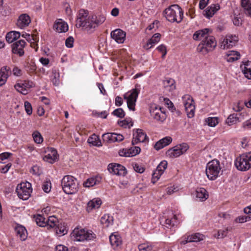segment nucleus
Returning <instances> with one entry per match:
<instances>
[{
	"label": "nucleus",
	"instance_id": "1",
	"mask_svg": "<svg viewBox=\"0 0 251 251\" xmlns=\"http://www.w3.org/2000/svg\"><path fill=\"white\" fill-rule=\"evenodd\" d=\"M105 19L104 15L89 16L87 10L80 9L76 21V26L78 28L82 27L84 30L91 32L99 25L102 24Z\"/></svg>",
	"mask_w": 251,
	"mask_h": 251
},
{
	"label": "nucleus",
	"instance_id": "2",
	"mask_svg": "<svg viewBox=\"0 0 251 251\" xmlns=\"http://www.w3.org/2000/svg\"><path fill=\"white\" fill-rule=\"evenodd\" d=\"M165 17L170 22H181L183 17V11L177 4H174L166 8L164 11Z\"/></svg>",
	"mask_w": 251,
	"mask_h": 251
},
{
	"label": "nucleus",
	"instance_id": "3",
	"mask_svg": "<svg viewBox=\"0 0 251 251\" xmlns=\"http://www.w3.org/2000/svg\"><path fill=\"white\" fill-rule=\"evenodd\" d=\"M61 185L63 191L68 195L75 194L79 188L77 179L70 175H67L63 177L61 180Z\"/></svg>",
	"mask_w": 251,
	"mask_h": 251
},
{
	"label": "nucleus",
	"instance_id": "4",
	"mask_svg": "<svg viewBox=\"0 0 251 251\" xmlns=\"http://www.w3.org/2000/svg\"><path fill=\"white\" fill-rule=\"evenodd\" d=\"M222 172L220 162L217 159L209 161L206 165L205 173L209 180H215L222 174Z\"/></svg>",
	"mask_w": 251,
	"mask_h": 251
},
{
	"label": "nucleus",
	"instance_id": "5",
	"mask_svg": "<svg viewBox=\"0 0 251 251\" xmlns=\"http://www.w3.org/2000/svg\"><path fill=\"white\" fill-rule=\"evenodd\" d=\"M217 46V42L214 37L209 35L198 45L197 51L203 55L214 50Z\"/></svg>",
	"mask_w": 251,
	"mask_h": 251
},
{
	"label": "nucleus",
	"instance_id": "6",
	"mask_svg": "<svg viewBox=\"0 0 251 251\" xmlns=\"http://www.w3.org/2000/svg\"><path fill=\"white\" fill-rule=\"evenodd\" d=\"M72 238L76 241L82 242L91 240L95 238L96 235L91 231L85 229L75 228L71 234Z\"/></svg>",
	"mask_w": 251,
	"mask_h": 251
},
{
	"label": "nucleus",
	"instance_id": "7",
	"mask_svg": "<svg viewBox=\"0 0 251 251\" xmlns=\"http://www.w3.org/2000/svg\"><path fill=\"white\" fill-rule=\"evenodd\" d=\"M236 168L241 171H246L251 168V152L244 153L238 157L235 161Z\"/></svg>",
	"mask_w": 251,
	"mask_h": 251
},
{
	"label": "nucleus",
	"instance_id": "8",
	"mask_svg": "<svg viewBox=\"0 0 251 251\" xmlns=\"http://www.w3.org/2000/svg\"><path fill=\"white\" fill-rule=\"evenodd\" d=\"M34 219L38 226L47 227L48 229L54 227L57 223V218L54 216L46 218L41 214H38L34 216Z\"/></svg>",
	"mask_w": 251,
	"mask_h": 251
},
{
	"label": "nucleus",
	"instance_id": "9",
	"mask_svg": "<svg viewBox=\"0 0 251 251\" xmlns=\"http://www.w3.org/2000/svg\"><path fill=\"white\" fill-rule=\"evenodd\" d=\"M32 191L31 184L28 182L21 183L17 185L16 188V192L18 197L23 200H27L29 199Z\"/></svg>",
	"mask_w": 251,
	"mask_h": 251
},
{
	"label": "nucleus",
	"instance_id": "10",
	"mask_svg": "<svg viewBox=\"0 0 251 251\" xmlns=\"http://www.w3.org/2000/svg\"><path fill=\"white\" fill-rule=\"evenodd\" d=\"M189 149V145L187 143H183L168 150L166 154L171 158H176L185 153Z\"/></svg>",
	"mask_w": 251,
	"mask_h": 251
},
{
	"label": "nucleus",
	"instance_id": "11",
	"mask_svg": "<svg viewBox=\"0 0 251 251\" xmlns=\"http://www.w3.org/2000/svg\"><path fill=\"white\" fill-rule=\"evenodd\" d=\"M182 99L188 117H193L195 115V105L193 98L190 95L186 94L182 97Z\"/></svg>",
	"mask_w": 251,
	"mask_h": 251
},
{
	"label": "nucleus",
	"instance_id": "12",
	"mask_svg": "<svg viewBox=\"0 0 251 251\" xmlns=\"http://www.w3.org/2000/svg\"><path fill=\"white\" fill-rule=\"evenodd\" d=\"M150 111L151 116L157 121L163 122L166 119L165 111L162 107L153 104L151 106Z\"/></svg>",
	"mask_w": 251,
	"mask_h": 251
},
{
	"label": "nucleus",
	"instance_id": "13",
	"mask_svg": "<svg viewBox=\"0 0 251 251\" xmlns=\"http://www.w3.org/2000/svg\"><path fill=\"white\" fill-rule=\"evenodd\" d=\"M138 94L139 92L136 89H133L124 95V99L126 100L127 107L130 110H135V103Z\"/></svg>",
	"mask_w": 251,
	"mask_h": 251
},
{
	"label": "nucleus",
	"instance_id": "14",
	"mask_svg": "<svg viewBox=\"0 0 251 251\" xmlns=\"http://www.w3.org/2000/svg\"><path fill=\"white\" fill-rule=\"evenodd\" d=\"M45 155L43 156V160L47 162L52 164L58 159L57 151L52 148H47L45 150Z\"/></svg>",
	"mask_w": 251,
	"mask_h": 251
},
{
	"label": "nucleus",
	"instance_id": "15",
	"mask_svg": "<svg viewBox=\"0 0 251 251\" xmlns=\"http://www.w3.org/2000/svg\"><path fill=\"white\" fill-rule=\"evenodd\" d=\"M238 41V38L236 35H227L221 42V48L224 50L234 46Z\"/></svg>",
	"mask_w": 251,
	"mask_h": 251
},
{
	"label": "nucleus",
	"instance_id": "16",
	"mask_svg": "<svg viewBox=\"0 0 251 251\" xmlns=\"http://www.w3.org/2000/svg\"><path fill=\"white\" fill-rule=\"evenodd\" d=\"M109 172L113 175L125 176L126 174V170L124 166L119 164L111 163L108 165Z\"/></svg>",
	"mask_w": 251,
	"mask_h": 251
},
{
	"label": "nucleus",
	"instance_id": "17",
	"mask_svg": "<svg viewBox=\"0 0 251 251\" xmlns=\"http://www.w3.org/2000/svg\"><path fill=\"white\" fill-rule=\"evenodd\" d=\"M26 45V42L23 40H20L12 45V52L19 56L24 55V48Z\"/></svg>",
	"mask_w": 251,
	"mask_h": 251
},
{
	"label": "nucleus",
	"instance_id": "18",
	"mask_svg": "<svg viewBox=\"0 0 251 251\" xmlns=\"http://www.w3.org/2000/svg\"><path fill=\"white\" fill-rule=\"evenodd\" d=\"M111 36L117 43L121 44L126 39V33L121 29H116L111 32Z\"/></svg>",
	"mask_w": 251,
	"mask_h": 251
},
{
	"label": "nucleus",
	"instance_id": "19",
	"mask_svg": "<svg viewBox=\"0 0 251 251\" xmlns=\"http://www.w3.org/2000/svg\"><path fill=\"white\" fill-rule=\"evenodd\" d=\"M147 134L142 129H137L135 132L133 133L132 144H136L140 142H144L147 139Z\"/></svg>",
	"mask_w": 251,
	"mask_h": 251
},
{
	"label": "nucleus",
	"instance_id": "20",
	"mask_svg": "<svg viewBox=\"0 0 251 251\" xmlns=\"http://www.w3.org/2000/svg\"><path fill=\"white\" fill-rule=\"evenodd\" d=\"M33 83L32 82H26L24 83H18L15 85V88L19 92L26 95L28 93V89L32 87Z\"/></svg>",
	"mask_w": 251,
	"mask_h": 251
},
{
	"label": "nucleus",
	"instance_id": "21",
	"mask_svg": "<svg viewBox=\"0 0 251 251\" xmlns=\"http://www.w3.org/2000/svg\"><path fill=\"white\" fill-rule=\"evenodd\" d=\"M209 31L208 28L198 30L193 34V39L195 41H202L210 35Z\"/></svg>",
	"mask_w": 251,
	"mask_h": 251
},
{
	"label": "nucleus",
	"instance_id": "22",
	"mask_svg": "<svg viewBox=\"0 0 251 251\" xmlns=\"http://www.w3.org/2000/svg\"><path fill=\"white\" fill-rule=\"evenodd\" d=\"M30 22V17L26 14H23L19 16L17 22V25L20 28H23L28 26Z\"/></svg>",
	"mask_w": 251,
	"mask_h": 251
},
{
	"label": "nucleus",
	"instance_id": "23",
	"mask_svg": "<svg viewBox=\"0 0 251 251\" xmlns=\"http://www.w3.org/2000/svg\"><path fill=\"white\" fill-rule=\"evenodd\" d=\"M220 8L219 4H213L207 7V8L203 11V15L208 19L211 18L215 13Z\"/></svg>",
	"mask_w": 251,
	"mask_h": 251
},
{
	"label": "nucleus",
	"instance_id": "24",
	"mask_svg": "<svg viewBox=\"0 0 251 251\" xmlns=\"http://www.w3.org/2000/svg\"><path fill=\"white\" fill-rule=\"evenodd\" d=\"M17 236L22 241H25L27 237V231L24 226L18 225L15 228Z\"/></svg>",
	"mask_w": 251,
	"mask_h": 251
},
{
	"label": "nucleus",
	"instance_id": "25",
	"mask_svg": "<svg viewBox=\"0 0 251 251\" xmlns=\"http://www.w3.org/2000/svg\"><path fill=\"white\" fill-rule=\"evenodd\" d=\"M160 40V34L155 33L151 38L148 40L147 43L143 46V48L148 50L153 47H154L157 43H158Z\"/></svg>",
	"mask_w": 251,
	"mask_h": 251
},
{
	"label": "nucleus",
	"instance_id": "26",
	"mask_svg": "<svg viewBox=\"0 0 251 251\" xmlns=\"http://www.w3.org/2000/svg\"><path fill=\"white\" fill-rule=\"evenodd\" d=\"M240 68L245 76L249 79H251V61L243 62Z\"/></svg>",
	"mask_w": 251,
	"mask_h": 251
},
{
	"label": "nucleus",
	"instance_id": "27",
	"mask_svg": "<svg viewBox=\"0 0 251 251\" xmlns=\"http://www.w3.org/2000/svg\"><path fill=\"white\" fill-rule=\"evenodd\" d=\"M204 236L200 233H196L187 236L186 240L182 241L183 244L188 242H197L204 239Z\"/></svg>",
	"mask_w": 251,
	"mask_h": 251
},
{
	"label": "nucleus",
	"instance_id": "28",
	"mask_svg": "<svg viewBox=\"0 0 251 251\" xmlns=\"http://www.w3.org/2000/svg\"><path fill=\"white\" fill-rule=\"evenodd\" d=\"M163 85L166 90L169 92H172L176 89L175 81L172 78H165L163 81Z\"/></svg>",
	"mask_w": 251,
	"mask_h": 251
},
{
	"label": "nucleus",
	"instance_id": "29",
	"mask_svg": "<svg viewBox=\"0 0 251 251\" xmlns=\"http://www.w3.org/2000/svg\"><path fill=\"white\" fill-rule=\"evenodd\" d=\"M172 141V138L170 136L165 137L156 143L154 148L156 150H159L169 145Z\"/></svg>",
	"mask_w": 251,
	"mask_h": 251
},
{
	"label": "nucleus",
	"instance_id": "30",
	"mask_svg": "<svg viewBox=\"0 0 251 251\" xmlns=\"http://www.w3.org/2000/svg\"><path fill=\"white\" fill-rule=\"evenodd\" d=\"M54 29L58 32H65L68 30V25L66 23L59 20L53 25Z\"/></svg>",
	"mask_w": 251,
	"mask_h": 251
},
{
	"label": "nucleus",
	"instance_id": "31",
	"mask_svg": "<svg viewBox=\"0 0 251 251\" xmlns=\"http://www.w3.org/2000/svg\"><path fill=\"white\" fill-rule=\"evenodd\" d=\"M196 196L197 199L200 201H205L209 197L207 191L203 188H197L196 191Z\"/></svg>",
	"mask_w": 251,
	"mask_h": 251
},
{
	"label": "nucleus",
	"instance_id": "32",
	"mask_svg": "<svg viewBox=\"0 0 251 251\" xmlns=\"http://www.w3.org/2000/svg\"><path fill=\"white\" fill-rule=\"evenodd\" d=\"M240 58L239 52L234 50L228 51L226 55L225 59L228 62H232Z\"/></svg>",
	"mask_w": 251,
	"mask_h": 251
},
{
	"label": "nucleus",
	"instance_id": "33",
	"mask_svg": "<svg viewBox=\"0 0 251 251\" xmlns=\"http://www.w3.org/2000/svg\"><path fill=\"white\" fill-rule=\"evenodd\" d=\"M101 178L100 176H96L88 178L83 183L85 187H90L99 184L101 181Z\"/></svg>",
	"mask_w": 251,
	"mask_h": 251
},
{
	"label": "nucleus",
	"instance_id": "34",
	"mask_svg": "<svg viewBox=\"0 0 251 251\" xmlns=\"http://www.w3.org/2000/svg\"><path fill=\"white\" fill-rule=\"evenodd\" d=\"M109 241L111 246L114 249L122 244L121 238L118 234H112L109 236Z\"/></svg>",
	"mask_w": 251,
	"mask_h": 251
},
{
	"label": "nucleus",
	"instance_id": "35",
	"mask_svg": "<svg viewBox=\"0 0 251 251\" xmlns=\"http://www.w3.org/2000/svg\"><path fill=\"white\" fill-rule=\"evenodd\" d=\"M101 204V201L100 198L94 199L88 202L87 209L89 211L94 209H97Z\"/></svg>",
	"mask_w": 251,
	"mask_h": 251
},
{
	"label": "nucleus",
	"instance_id": "36",
	"mask_svg": "<svg viewBox=\"0 0 251 251\" xmlns=\"http://www.w3.org/2000/svg\"><path fill=\"white\" fill-rule=\"evenodd\" d=\"M20 33L18 31H11L7 33L5 39L9 43H11L20 37Z\"/></svg>",
	"mask_w": 251,
	"mask_h": 251
},
{
	"label": "nucleus",
	"instance_id": "37",
	"mask_svg": "<svg viewBox=\"0 0 251 251\" xmlns=\"http://www.w3.org/2000/svg\"><path fill=\"white\" fill-rule=\"evenodd\" d=\"M100 223L104 226L108 227L113 225V218L108 214H105L101 218Z\"/></svg>",
	"mask_w": 251,
	"mask_h": 251
},
{
	"label": "nucleus",
	"instance_id": "38",
	"mask_svg": "<svg viewBox=\"0 0 251 251\" xmlns=\"http://www.w3.org/2000/svg\"><path fill=\"white\" fill-rule=\"evenodd\" d=\"M241 6L245 13L251 16V0H242Z\"/></svg>",
	"mask_w": 251,
	"mask_h": 251
},
{
	"label": "nucleus",
	"instance_id": "39",
	"mask_svg": "<svg viewBox=\"0 0 251 251\" xmlns=\"http://www.w3.org/2000/svg\"><path fill=\"white\" fill-rule=\"evenodd\" d=\"M178 221L176 215H173L172 217L168 218L165 220V226L167 228H171L176 226Z\"/></svg>",
	"mask_w": 251,
	"mask_h": 251
},
{
	"label": "nucleus",
	"instance_id": "40",
	"mask_svg": "<svg viewBox=\"0 0 251 251\" xmlns=\"http://www.w3.org/2000/svg\"><path fill=\"white\" fill-rule=\"evenodd\" d=\"M87 142L89 144L94 146L100 147L102 146L101 141L99 137L95 134L89 137Z\"/></svg>",
	"mask_w": 251,
	"mask_h": 251
},
{
	"label": "nucleus",
	"instance_id": "41",
	"mask_svg": "<svg viewBox=\"0 0 251 251\" xmlns=\"http://www.w3.org/2000/svg\"><path fill=\"white\" fill-rule=\"evenodd\" d=\"M138 248L139 251H151L153 246L151 243L146 242L139 245Z\"/></svg>",
	"mask_w": 251,
	"mask_h": 251
},
{
	"label": "nucleus",
	"instance_id": "42",
	"mask_svg": "<svg viewBox=\"0 0 251 251\" xmlns=\"http://www.w3.org/2000/svg\"><path fill=\"white\" fill-rule=\"evenodd\" d=\"M52 229L54 231H55L56 234H62L63 235H64L67 233L66 230H65V228L64 227H62L61 226V225L59 224L58 220L57 219V223L56 224V225L52 227H50V229Z\"/></svg>",
	"mask_w": 251,
	"mask_h": 251
},
{
	"label": "nucleus",
	"instance_id": "43",
	"mask_svg": "<svg viewBox=\"0 0 251 251\" xmlns=\"http://www.w3.org/2000/svg\"><path fill=\"white\" fill-rule=\"evenodd\" d=\"M116 133H107L102 135L103 139L107 143L115 142Z\"/></svg>",
	"mask_w": 251,
	"mask_h": 251
},
{
	"label": "nucleus",
	"instance_id": "44",
	"mask_svg": "<svg viewBox=\"0 0 251 251\" xmlns=\"http://www.w3.org/2000/svg\"><path fill=\"white\" fill-rule=\"evenodd\" d=\"M60 75L58 72L56 71H53L51 76V80L54 86H58L59 84Z\"/></svg>",
	"mask_w": 251,
	"mask_h": 251
},
{
	"label": "nucleus",
	"instance_id": "45",
	"mask_svg": "<svg viewBox=\"0 0 251 251\" xmlns=\"http://www.w3.org/2000/svg\"><path fill=\"white\" fill-rule=\"evenodd\" d=\"M118 124L124 128H130L133 126V123L131 119L126 118L124 120L119 121Z\"/></svg>",
	"mask_w": 251,
	"mask_h": 251
},
{
	"label": "nucleus",
	"instance_id": "46",
	"mask_svg": "<svg viewBox=\"0 0 251 251\" xmlns=\"http://www.w3.org/2000/svg\"><path fill=\"white\" fill-rule=\"evenodd\" d=\"M10 73V68L7 66L2 67L0 70V76L3 77V78L5 79L6 80Z\"/></svg>",
	"mask_w": 251,
	"mask_h": 251
},
{
	"label": "nucleus",
	"instance_id": "47",
	"mask_svg": "<svg viewBox=\"0 0 251 251\" xmlns=\"http://www.w3.org/2000/svg\"><path fill=\"white\" fill-rule=\"evenodd\" d=\"M238 118L236 114H230L226 120V123L229 126L236 124L238 121Z\"/></svg>",
	"mask_w": 251,
	"mask_h": 251
},
{
	"label": "nucleus",
	"instance_id": "48",
	"mask_svg": "<svg viewBox=\"0 0 251 251\" xmlns=\"http://www.w3.org/2000/svg\"><path fill=\"white\" fill-rule=\"evenodd\" d=\"M32 137L33 140L37 144H41L43 141V138L41 133L38 131H35L32 133Z\"/></svg>",
	"mask_w": 251,
	"mask_h": 251
},
{
	"label": "nucleus",
	"instance_id": "49",
	"mask_svg": "<svg viewBox=\"0 0 251 251\" xmlns=\"http://www.w3.org/2000/svg\"><path fill=\"white\" fill-rule=\"evenodd\" d=\"M168 163L166 161L163 160L161 161L159 165L157 166L156 170L160 172V174H163L164 171L167 167Z\"/></svg>",
	"mask_w": 251,
	"mask_h": 251
},
{
	"label": "nucleus",
	"instance_id": "50",
	"mask_svg": "<svg viewBox=\"0 0 251 251\" xmlns=\"http://www.w3.org/2000/svg\"><path fill=\"white\" fill-rule=\"evenodd\" d=\"M205 122L209 126L214 127L218 124V119L217 117H208Z\"/></svg>",
	"mask_w": 251,
	"mask_h": 251
},
{
	"label": "nucleus",
	"instance_id": "51",
	"mask_svg": "<svg viewBox=\"0 0 251 251\" xmlns=\"http://www.w3.org/2000/svg\"><path fill=\"white\" fill-rule=\"evenodd\" d=\"M112 114L120 118H124L125 116V112H124V110L121 108H117L115 110H114Z\"/></svg>",
	"mask_w": 251,
	"mask_h": 251
},
{
	"label": "nucleus",
	"instance_id": "52",
	"mask_svg": "<svg viewBox=\"0 0 251 251\" xmlns=\"http://www.w3.org/2000/svg\"><path fill=\"white\" fill-rule=\"evenodd\" d=\"M250 220H251V215L239 216L235 220L236 222L239 223H244Z\"/></svg>",
	"mask_w": 251,
	"mask_h": 251
},
{
	"label": "nucleus",
	"instance_id": "53",
	"mask_svg": "<svg viewBox=\"0 0 251 251\" xmlns=\"http://www.w3.org/2000/svg\"><path fill=\"white\" fill-rule=\"evenodd\" d=\"M133 167L134 171L138 173L142 174L145 171V168L141 165L138 163H133Z\"/></svg>",
	"mask_w": 251,
	"mask_h": 251
},
{
	"label": "nucleus",
	"instance_id": "54",
	"mask_svg": "<svg viewBox=\"0 0 251 251\" xmlns=\"http://www.w3.org/2000/svg\"><path fill=\"white\" fill-rule=\"evenodd\" d=\"M228 232V229L227 228L223 229V230H219L218 231V233L217 235H215V237L218 239L219 238H224L226 236Z\"/></svg>",
	"mask_w": 251,
	"mask_h": 251
},
{
	"label": "nucleus",
	"instance_id": "55",
	"mask_svg": "<svg viewBox=\"0 0 251 251\" xmlns=\"http://www.w3.org/2000/svg\"><path fill=\"white\" fill-rule=\"evenodd\" d=\"M22 37L25 38L28 42L33 43L35 42V39L34 36L30 35L29 34L27 33H24L22 34Z\"/></svg>",
	"mask_w": 251,
	"mask_h": 251
},
{
	"label": "nucleus",
	"instance_id": "56",
	"mask_svg": "<svg viewBox=\"0 0 251 251\" xmlns=\"http://www.w3.org/2000/svg\"><path fill=\"white\" fill-rule=\"evenodd\" d=\"M162 175V174H160V172L155 170L152 175L151 182L153 183H155L159 179Z\"/></svg>",
	"mask_w": 251,
	"mask_h": 251
},
{
	"label": "nucleus",
	"instance_id": "57",
	"mask_svg": "<svg viewBox=\"0 0 251 251\" xmlns=\"http://www.w3.org/2000/svg\"><path fill=\"white\" fill-rule=\"evenodd\" d=\"M128 150V151H130L131 157L135 156L136 155L139 154L141 151L140 148L138 147H134Z\"/></svg>",
	"mask_w": 251,
	"mask_h": 251
},
{
	"label": "nucleus",
	"instance_id": "58",
	"mask_svg": "<svg viewBox=\"0 0 251 251\" xmlns=\"http://www.w3.org/2000/svg\"><path fill=\"white\" fill-rule=\"evenodd\" d=\"M128 150V151H130L131 157L135 156L136 155L139 154L141 151L140 148L138 147H134Z\"/></svg>",
	"mask_w": 251,
	"mask_h": 251
},
{
	"label": "nucleus",
	"instance_id": "59",
	"mask_svg": "<svg viewBox=\"0 0 251 251\" xmlns=\"http://www.w3.org/2000/svg\"><path fill=\"white\" fill-rule=\"evenodd\" d=\"M128 150V151H130L131 157L135 156L136 155L139 154L141 151L140 148L138 147H134Z\"/></svg>",
	"mask_w": 251,
	"mask_h": 251
},
{
	"label": "nucleus",
	"instance_id": "60",
	"mask_svg": "<svg viewBox=\"0 0 251 251\" xmlns=\"http://www.w3.org/2000/svg\"><path fill=\"white\" fill-rule=\"evenodd\" d=\"M42 189L46 193H49L51 190V183L49 181L44 182L42 185Z\"/></svg>",
	"mask_w": 251,
	"mask_h": 251
},
{
	"label": "nucleus",
	"instance_id": "61",
	"mask_svg": "<svg viewBox=\"0 0 251 251\" xmlns=\"http://www.w3.org/2000/svg\"><path fill=\"white\" fill-rule=\"evenodd\" d=\"M25 108L26 113L30 115L32 113V108L30 102L27 101L25 102Z\"/></svg>",
	"mask_w": 251,
	"mask_h": 251
},
{
	"label": "nucleus",
	"instance_id": "62",
	"mask_svg": "<svg viewBox=\"0 0 251 251\" xmlns=\"http://www.w3.org/2000/svg\"><path fill=\"white\" fill-rule=\"evenodd\" d=\"M74 42V39L73 37L70 36L65 41V45L67 48H72L73 47Z\"/></svg>",
	"mask_w": 251,
	"mask_h": 251
},
{
	"label": "nucleus",
	"instance_id": "63",
	"mask_svg": "<svg viewBox=\"0 0 251 251\" xmlns=\"http://www.w3.org/2000/svg\"><path fill=\"white\" fill-rule=\"evenodd\" d=\"M119 155L121 156L131 157L130 151H128V149H123L120 150L119 151Z\"/></svg>",
	"mask_w": 251,
	"mask_h": 251
},
{
	"label": "nucleus",
	"instance_id": "64",
	"mask_svg": "<svg viewBox=\"0 0 251 251\" xmlns=\"http://www.w3.org/2000/svg\"><path fill=\"white\" fill-rule=\"evenodd\" d=\"M162 53V57H164V56L167 53L166 47L164 45H161L159 46L156 49Z\"/></svg>",
	"mask_w": 251,
	"mask_h": 251
}]
</instances>
